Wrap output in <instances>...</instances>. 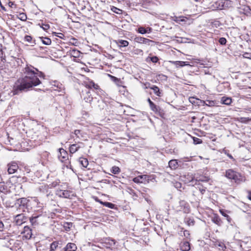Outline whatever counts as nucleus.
Here are the masks:
<instances>
[{
    "instance_id": "1",
    "label": "nucleus",
    "mask_w": 251,
    "mask_h": 251,
    "mask_svg": "<svg viewBox=\"0 0 251 251\" xmlns=\"http://www.w3.org/2000/svg\"><path fill=\"white\" fill-rule=\"evenodd\" d=\"M24 76L19 78L13 89V95H18L23 91L39 85L41 83L39 77L44 78V74L32 66H27L24 71Z\"/></svg>"
},
{
    "instance_id": "2",
    "label": "nucleus",
    "mask_w": 251,
    "mask_h": 251,
    "mask_svg": "<svg viewBox=\"0 0 251 251\" xmlns=\"http://www.w3.org/2000/svg\"><path fill=\"white\" fill-rule=\"evenodd\" d=\"M226 176L228 179L233 180L237 183L244 182L246 180L245 176L232 169H228L226 171Z\"/></svg>"
},
{
    "instance_id": "3",
    "label": "nucleus",
    "mask_w": 251,
    "mask_h": 251,
    "mask_svg": "<svg viewBox=\"0 0 251 251\" xmlns=\"http://www.w3.org/2000/svg\"><path fill=\"white\" fill-rule=\"evenodd\" d=\"M56 195L59 197L67 199H72V198L75 196L74 193L72 191L69 190H62L61 189L57 190Z\"/></svg>"
},
{
    "instance_id": "4",
    "label": "nucleus",
    "mask_w": 251,
    "mask_h": 251,
    "mask_svg": "<svg viewBox=\"0 0 251 251\" xmlns=\"http://www.w3.org/2000/svg\"><path fill=\"white\" fill-rule=\"evenodd\" d=\"M150 177L148 175H141L134 177L133 181L137 183H146V182H149Z\"/></svg>"
},
{
    "instance_id": "5",
    "label": "nucleus",
    "mask_w": 251,
    "mask_h": 251,
    "mask_svg": "<svg viewBox=\"0 0 251 251\" xmlns=\"http://www.w3.org/2000/svg\"><path fill=\"white\" fill-rule=\"evenodd\" d=\"M26 218L23 214H18L16 215L14 219V222L16 226L22 225L25 222Z\"/></svg>"
},
{
    "instance_id": "6",
    "label": "nucleus",
    "mask_w": 251,
    "mask_h": 251,
    "mask_svg": "<svg viewBox=\"0 0 251 251\" xmlns=\"http://www.w3.org/2000/svg\"><path fill=\"white\" fill-rule=\"evenodd\" d=\"M21 234H24L23 237L26 239H30L32 237V230L28 226H25L24 230L22 231Z\"/></svg>"
},
{
    "instance_id": "7",
    "label": "nucleus",
    "mask_w": 251,
    "mask_h": 251,
    "mask_svg": "<svg viewBox=\"0 0 251 251\" xmlns=\"http://www.w3.org/2000/svg\"><path fill=\"white\" fill-rule=\"evenodd\" d=\"M179 208L178 210H183L185 213L189 212V204L184 201H180L179 202Z\"/></svg>"
},
{
    "instance_id": "8",
    "label": "nucleus",
    "mask_w": 251,
    "mask_h": 251,
    "mask_svg": "<svg viewBox=\"0 0 251 251\" xmlns=\"http://www.w3.org/2000/svg\"><path fill=\"white\" fill-rule=\"evenodd\" d=\"M84 86L88 88V89H92L94 88L95 90H98L99 89V86L95 84L93 81L90 80L88 79L87 81H85L84 82Z\"/></svg>"
},
{
    "instance_id": "9",
    "label": "nucleus",
    "mask_w": 251,
    "mask_h": 251,
    "mask_svg": "<svg viewBox=\"0 0 251 251\" xmlns=\"http://www.w3.org/2000/svg\"><path fill=\"white\" fill-rule=\"evenodd\" d=\"M59 155H58V158L61 161L63 162L64 160H66L68 158V153L65 150L62 148L59 149Z\"/></svg>"
},
{
    "instance_id": "10",
    "label": "nucleus",
    "mask_w": 251,
    "mask_h": 251,
    "mask_svg": "<svg viewBox=\"0 0 251 251\" xmlns=\"http://www.w3.org/2000/svg\"><path fill=\"white\" fill-rule=\"evenodd\" d=\"M18 168V165L16 163L13 162L8 164L7 171L9 174H13L17 171Z\"/></svg>"
},
{
    "instance_id": "11",
    "label": "nucleus",
    "mask_w": 251,
    "mask_h": 251,
    "mask_svg": "<svg viewBox=\"0 0 251 251\" xmlns=\"http://www.w3.org/2000/svg\"><path fill=\"white\" fill-rule=\"evenodd\" d=\"M134 40L137 43L148 45H149L150 42H152V41L142 37H136Z\"/></svg>"
},
{
    "instance_id": "12",
    "label": "nucleus",
    "mask_w": 251,
    "mask_h": 251,
    "mask_svg": "<svg viewBox=\"0 0 251 251\" xmlns=\"http://www.w3.org/2000/svg\"><path fill=\"white\" fill-rule=\"evenodd\" d=\"M115 42L120 49L126 47L129 45V42L127 41L122 39L115 40Z\"/></svg>"
},
{
    "instance_id": "13",
    "label": "nucleus",
    "mask_w": 251,
    "mask_h": 251,
    "mask_svg": "<svg viewBox=\"0 0 251 251\" xmlns=\"http://www.w3.org/2000/svg\"><path fill=\"white\" fill-rule=\"evenodd\" d=\"M103 243L105 244V247L107 248H110L115 245L116 242L115 240L108 238L104 239Z\"/></svg>"
},
{
    "instance_id": "14",
    "label": "nucleus",
    "mask_w": 251,
    "mask_h": 251,
    "mask_svg": "<svg viewBox=\"0 0 251 251\" xmlns=\"http://www.w3.org/2000/svg\"><path fill=\"white\" fill-rule=\"evenodd\" d=\"M64 249L66 251H75L77 250V247L75 243H69Z\"/></svg>"
},
{
    "instance_id": "15",
    "label": "nucleus",
    "mask_w": 251,
    "mask_h": 251,
    "mask_svg": "<svg viewBox=\"0 0 251 251\" xmlns=\"http://www.w3.org/2000/svg\"><path fill=\"white\" fill-rule=\"evenodd\" d=\"M180 249L182 251H189L190 246L188 241H184L180 244Z\"/></svg>"
},
{
    "instance_id": "16",
    "label": "nucleus",
    "mask_w": 251,
    "mask_h": 251,
    "mask_svg": "<svg viewBox=\"0 0 251 251\" xmlns=\"http://www.w3.org/2000/svg\"><path fill=\"white\" fill-rule=\"evenodd\" d=\"M187 20V18L183 16L172 17V20L178 24H180L181 22H185Z\"/></svg>"
},
{
    "instance_id": "17",
    "label": "nucleus",
    "mask_w": 251,
    "mask_h": 251,
    "mask_svg": "<svg viewBox=\"0 0 251 251\" xmlns=\"http://www.w3.org/2000/svg\"><path fill=\"white\" fill-rule=\"evenodd\" d=\"M9 191L7 186L4 182H0V192L6 194Z\"/></svg>"
},
{
    "instance_id": "18",
    "label": "nucleus",
    "mask_w": 251,
    "mask_h": 251,
    "mask_svg": "<svg viewBox=\"0 0 251 251\" xmlns=\"http://www.w3.org/2000/svg\"><path fill=\"white\" fill-rule=\"evenodd\" d=\"M169 166L172 170H175L178 167L177 160L172 159L169 162Z\"/></svg>"
},
{
    "instance_id": "19",
    "label": "nucleus",
    "mask_w": 251,
    "mask_h": 251,
    "mask_svg": "<svg viewBox=\"0 0 251 251\" xmlns=\"http://www.w3.org/2000/svg\"><path fill=\"white\" fill-rule=\"evenodd\" d=\"M5 61V55L0 45V68L2 67V63Z\"/></svg>"
},
{
    "instance_id": "20",
    "label": "nucleus",
    "mask_w": 251,
    "mask_h": 251,
    "mask_svg": "<svg viewBox=\"0 0 251 251\" xmlns=\"http://www.w3.org/2000/svg\"><path fill=\"white\" fill-rule=\"evenodd\" d=\"M219 212L224 217H225L226 218V219L227 220L228 223H231L232 219L226 214V211L224 209H220Z\"/></svg>"
},
{
    "instance_id": "21",
    "label": "nucleus",
    "mask_w": 251,
    "mask_h": 251,
    "mask_svg": "<svg viewBox=\"0 0 251 251\" xmlns=\"http://www.w3.org/2000/svg\"><path fill=\"white\" fill-rule=\"evenodd\" d=\"M49 186L47 184H42L39 187V190L44 194H47L48 192Z\"/></svg>"
},
{
    "instance_id": "22",
    "label": "nucleus",
    "mask_w": 251,
    "mask_h": 251,
    "mask_svg": "<svg viewBox=\"0 0 251 251\" xmlns=\"http://www.w3.org/2000/svg\"><path fill=\"white\" fill-rule=\"evenodd\" d=\"M83 99L87 102H90L92 100L93 98L89 91L86 92L85 96H84Z\"/></svg>"
},
{
    "instance_id": "23",
    "label": "nucleus",
    "mask_w": 251,
    "mask_h": 251,
    "mask_svg": "<svg viewBox=\"0 0 251 251\" xmlns=\"http://www.w3.org/2000/svg\"><path fill=\"white\" fill-rule=\"evenodd\" d=\"M212 222L218 226H221L222 224V221L218 215H215L212 219Z\"/></svg>"
},
{
    "instance_id": "24",
    "label": "nucleus",
    "mask_w": 251,
    "mask_h": 251,
    "mask_svg": "<svg viewBox=\"0 0 251 251\" xmlns=\"http://www.w3.org/2000/svg\"><path fill=\"white\" fill-rule=\"evenodd\" d=\"M40 39L44 45H50L51 44V41L49 38L41 37H40Z\"/></svg>"
},
{
    "instance_id": "25",
    "label": "nucleus",
    "mask_w": 251,
    "mask_h": 251,
    "mask_svg": "<svg viewBox=\"0 0 251 251\" xmlns=\"http://www.w3.org/2000/svg\"><path fill=\"white\" fill-rule=\"evenodd\" d=\"M221 101L223 104L229 105L232 102V100L230 98L223 97L222 98Z\"/></svg>"
},
{
    "instance_id": "26",
    "label": "nucleus",
    "mask_w": 251,
    "mask_h": 251,
    "mask_svg": "<svg viewBox=\"0 0 251 251\" xmlns=\"http://www.w3.org/2000/svg\"><path fill=\"white\" fill-rule=\"evenodd\" d=\"M80 147L77 144H73L70 147V152L71 153H74L78 151Z\"/></svg>"
},
{
    "instance_id": "27",
    "label": "nucleus",
    "mask_w": 251,
    "mask_h": 251,
    "mask_svg": "<svg viewBox=\"0 0 251 251\" xmlns=\"http://www.w3.org/2000/svg\"><path fill=\"white\" fill-rule=\"evenodd\" d=\"M20 201V206H26L28 202H29V200H27L25 198H22L18 200Z\"/></svg>"
},
{
    "instance_id": "28",
    "label": "nucleus",
    "mask_w": 251,
    "mask_h": 251,
    "mask_svg": "<svg viewBox=\"0 0 251 251\" xmlns=\"http://www.w3.org/2000/svg\"><path fill=\"white\" fill-rule=\"evenodd\" d=\"M70 54L74 57H78L80 54L79 51L75 49L70 50Z\"/></svg>"
},
{
    "instance_id": "29",
    "label": "nucleus",
    "mask_w": 251,
    "mask_h": 251,
    "mask_svg": "<svg viewBox=\"0 0 251 251\" xmlns=\"http://www.w3.org/2000/svg\"><path fill=\"white\" fill-rule=\"evenodd\" d=\"M174 64L177 67H183L186 65H189L188 64H186V62L184 61H176L174 62Z\"/></svg>"
},
{
    "instance_id": "30",
    "label": "nucleus",
    "mask_w": 251,
    "mask_h": 251,
    "mask_svg": "<svg viewBox=\"0 0 251 251\" xmlns=\"http://www.w3.org/2000/svg\"><path fill=\"white\" fill-rule=\"evenodd\" d=\"M151 89L153 90L154 93L157 96L160 97L161 96V93L160 92L159 88L156 86H153L152 87H151Z\"/></svg>"
},
{
    "instance_id": "31",
    "label": "nucleus",
    "mask_w": 251,
    "mask_h": 251,
    "mask_svg": "<svg viewBox=\"0 0 251 251\" xmlns=\"http://www.w3.org/2000/svg\"><path fill=\"white\" fill-rule=\"evenodd\" d=\"M39 216H37L34 217L32 216L30 217L29 221L31 224L32 225H36V224H38V223L37 222V219L39 218Z\"/></svg>"
},
{
    "instance_id": "32",
    "label": "nucleus",
    "mask_w": 251,
    "mask_h": 251,
    "mask_svg": "<svg viewBox=\"0 0 251 251\" xmlns=\"http://www.w3.org/2000/svg\"><path fill=\"white\" fill-rule=\"evenodd\" d=\"M59 245V242L58 241H54L53 242L50 246V251H55L58 247Z\"/></svg>"
},
{
    "instance_id": "33",
    "label": "nucleus",
    "mask_w": 251,
    "mask_h": 251,
    "mask_svg": "<svg viewBox=\"0 0 251 251\" xmlns=\"http://www.w3.org/2000/svg\"><path fill=\"white\" fill-rule=\"evenodd\" d=\"M150 107L151 110L155 113L158 111L159 108L153 102H150Z\"/></svg>"
},
{
    "instance_id": "34",
    "label": "nucleus",
    "mask_w": 251,
    "mask_h": 251,
    "mask_svg": "<svg viewBox=\"0 0 251 251\" xmlns=\"http://www.w3.org/2000/svg\"><path fill=\"white\" fill-rule=\"evenodd\" d=\"M79 162H80V164L82 165V166L84 168H86L88 165V161L86 158H80Z\"/></svg>"
},
{
    "instance_id": "35",
    "label": "nucleus",
    "mask_w": 251,
    "mask_h": 251,
    "mask_svg": "<svg viewBox=\"0 0 251 251\" xmlns=\"http://www.w3.org/2000/svg\"><path fill=\"white\" fill-rule=\"evenodd\" d=\"M196 180L198 181L208 182L209 180V178L207 176H203L197 177Z\"/></svg>"
},
{
    "instance_id": "36",
    "label": "nucleus",
    "mask_w": 251,
    "mask_h": 251,
    "mask_svg": "<svg viewBox=\"0 0 251 251\" xmlns=\"http://www.w3.org/2000/svg\"><path fill=\"white\" fill-rule=\"evenodd\" d=\"M100 203L102 204L103 205L111 209H113L115 207V204L111 202L100 201Z\"/></svg>"
},
{
    "instance_id": "37",
    "label": "nucleus",
    "mask_w": 251,
    "mask_h": 251,
    "mask_svg": "<svg viewBox=\"0 0 251 251\" xmlns=\"http://www.w3.org/2000/svg\"><path fill=\"white\" fill-rule=\"evenodd\" d=\"M111 172L114 174H118L120 172V168L117 166H113L111 169Z\"/></svg>"
},
{
    "instance_id": "38",
    "label": "nucleus",
    "mask_w": 251,
    "mask_h": 251,
    "mask_svg": "<svg viewBox=\"0 0 251 251\" xmlns=\"http://www.w3.org/2000/svg\"><path fill=\"white\" fill-rule=\"evenodd\" d=\"M137 31L139 33H140L142 34H145V33L148 32V29H146L145 28H144V27H142V26L139 27L138 28Z\"/></svg>"
},
{
    "instance_id": "39",
    "label": "nucleus",
    "mask_w": 251,
    "mask_h": 251,
    "mask_svg": "<svg viewBox=\"0 0 251 251\" xmlns=\"http://www.w3.org/2000/svg\"><path fill=\"white\" fill-rule=\"evenodd\" d=\"M38 25L40 26V27L42 28L45 31H47L50 27V25L47 24H39Z\"/></svg>"
},
{
    "instance_id": "40",
    "label": "nucleus",
    "mask_w": 251,
    "mask_h": 251,
    "mask_svg": "<svg viewBox=\"0 0 251 251\" xmlns=\"http://www.w3.org/2000/svg\"><path fill=\"white\" fill-rule=\"evenodd\" d=\"M18 18L23 21H25L27 19V16L25 14L22 13L19 14Z\"/></svg>"
},
{
    "instance_id": "41",
    "label": "nucleus",
    "mask_w": 251,
    "mask_h": 251,
    "mask_svg": "<svg viewBox=\"0 0 251 251\" xmlns=\"http://www.w3.org/2000/svg\"><path fill=\"white\" fill-rule=\"evenodd\" d=\"M205 105L208 106H213L215 105V102L213 100H206L204 102Z\"/></svg>"
},
{
    "instance_id": "42",
    "label": "nucleus",
    "mask_w": 251,
    "mask_h": 251,
    "mask_svg": "<svg viewBox=\"0 0 251 251\" xmlns=\"http://www.w3.org/2000/svg\"><path fill=\"white\" fill-rule=\"evenodd\" d=\"M251 121V119L248 117H241L240 121L242 123H247Z\"/></svg>"
},
{
    "instance_id": "43",
    "label": "nucleus",
    "mask_w": 251,
    "mask_h": 251,
    "mask_svg": "<svg viewBox=\"0 0 251 251\" xmlns=\"http://www.w3.org/2000/svg\"><path fill=\"white\" fill-rule=\"evenodd\" d=\"M219 42L221 45H225L226 43V40L225 38L221 37L219 39Z\"/></svg>"
},
{
    "instance_id": "44",
    "label": "nucleus",
    "mask_w": 251,
    "mask_h": 251,
    "mask_svg": "<svg viewBox=\"0 0 251 251\" xmlns=\"http://www.w3.org/2000/svg\"><path fill=\"white\" fill-rule=\"evenodd\" d=\"M183 235H184V236L187 239H188L190 237V233H189V231L188 230H184L183 231Z\"/></svg>"
},
{
    "instance_id": "45",
    "label": "nucleus",
    "mask_w": 251,
    "mask_h": 251,
    "mask_svg": "<svg viewBox=\"0 0 251 251\" xmlns=\"http://www.w3.org/2000/svg\"><path fill=\"white\" fill-rule=\"evenodd\" d=\"M193 140H194V143H195L196 144H201L202 143L201 140L198 138L194 137L193 139Z\"/></svg>"
},
{
    "instance_id": "46",
    "label": "nucleus",
    "mask_w": 251,
    "mask_h": 251,
    "mask_svg": "<svg viewBox=\"0 0 251 251\" xmlns=\"http://www.w3.org/2000/svg\"><path fill=\"white\" fill-rule=\"evenodd\" d=\"M150 59L153 63H156L158 61V58L155 56L150 57Z\"/></svg>"
},
{
    "instance_id": "47",
    "label": "nucleus",
    "mask_w": 251,
    "mask_h": 251,
    "mask_svg": "<svg viewBox=\"0 0 251 251\" xmlns=\"http://www.w3.org/2000/svg\"><path fill=\"white\" fill-rule=\"evenodd\" d=\"M224 152L227 155V156L230 159H233V160H234V159L233 158V156H232L231 154H230V153H229L228 152V151H226V150H224Z\"/></svg>"
},
{
    "instance_id": "48",
    "label": "nucleus",
    "mask_w": 251,
    "mask_h": 251,
    "mask_svg": "<svg viewBox=\"0 0 251 251\" xmlns=\"http://www.w3.org/2000/svg\"><path fill=\"white\" fill-rule=\"evenodd\" d=\"M25 41H27L28 42H30L31 41V40H32V37L30 36L26 35L25 37Z\"/></svg>"
},
{
    "instance_id": "49",
    "label": "nucleus",
    "mask_w": 251,
    "mask_h": 251,
    "mask_svg": "<svg viewBox=\"0 0 251 251\" xmlns=\"http://www.w3.org/2000/svg\"><path fill=\"white\" fill-rule=\"evenodd\" d=\"M109 76L111 77L112 80H113V81H114L115 82H117L120 81V79H118V78H117L116 77H115V76H112L111 75H109Z\"/></svg>"
},
{
    "instance_id": "50",
    "label": "nucleus",
    "mask_w": 251,
    "mask_h": 251,
    "mask_svg": "<svg viewBox=\"0 0 251 251\" xmlns=\"http://www.w3.org/2000/svg\"><path fill=\"white\" fill-rule=\"evenodd\" d=\"M4 226L3 222L1 221H0V231L2 232L4 231Z\"/></svg>"
},
{
    "instance_id": "51",
    "label": "nucleus",
    "mask_w": 251,
    "mask_h": 251,
    "mask_svg": "<svg viewBox=\"0 0 251 251\" xmlns=\"http://www.w3.org/2000/svg\"><path fill=\"white\" fill-rule=\"evenodd\" d=\"M112 10H113V12L117 13V14H119L120 11H121V10H120V9H118L115 7H113V8L112 9Z\"/></svg>"
},
{
    "instance_id": "52",
    "label": "nucleus",
    "mask_w": 251,
    "mask_h": 251,
    "mask_svg": "<svg viewBox=\"0 0 251 251\" xmlns=\"http://www.w3.org/2000/svg\"><path fill=\"white\" fill-rule=\"evenodd\" d=\"M219 246L221 247L223 250H225L226 249V247L224 244H219Z\"/></svg>"
},
{
    "instance_id": "53",
    "label": "nucleus",
    "mask_w": 251,
    "mask_h": 251,
    "mask_svg": "<svg viewBox=\"0 0 251 251\" xmlns=\"http://www.w3.org/2000/svg\"><path fill=\"white\" fill-rule=\"evenodd\" d=\"M188 225L190 226V225H194V220H189L188 221Z\"/></svg>"
},
{
    "instance_id": "54",
    "label": "nucleus",
    "mask_w": 251,
    "mask_h": 251,
    "mask_svg": "<svg viewBox=\"0 0 251 251\" xmlns=\"http://www.w3.org/2000/svg\"><path fill=\"white\" fill-rule=\"evenodd\" d=\"M72 40L74 41L73 43V44L75 46H77V40L74 38H72Z\"/></svg>"
},
{
    "instance_id": "55",
    "label": "nucleus",
    "mask_w": 251,
    "mask_h": 251,
    "mask_svg": "<svg viewBox=\"0 0 251 251\" xmlns=\"http://www.w3.org/2000/svg\"><path fill=\"white\" fill-rule=\"evenodd\" d=\"M181 184L179 182H176L175 184V187L176 188H179L181 187Z\"/></svg>"
},
{
    "instance_id": "56",
    "label": "nucleus",
    "mask_w": 251,
    "mask_h": 251,
    "mask_svg": "<svg viewBox=\"0 0 251 251\" xmlns=\"http://www.w3.org/2000/svg\"><path fill=\"white\" fill-rule=\"evenodd\" d=\"M248 198L251 201V191H248Z\"/></svg>"
},
{
    "instance_id": "57",
    "label": "nucleus",
    "mask_w": 251,
    "mask_h": 251,
    "mask_svg": "<svg viewBox=\"0 0 251 251\" xmlns=\"http://www.w3.org/2000/svg\"><path fill=\"white\" fill-rule=\"evenodd\" d=\"M199 190L202 194H203L205 191V188H200Z\"/></svg>"
},
{
    "instance_id": "58",
    "label": "nucleus",
    "mask_w": 251,
    "mask_h": 251,
    "mask_svg": "<svg viewBox=\"0 0 251 251\" xmlns=\"http://www.w3.org/2000/svg\"><path fill=\"white\" fill-rule=\"evenodd\" d=\"M80 133V130H75V135H77L78 133Z\"/></svg>"
},
{
    "instance_id": "59",
    "label": "nucleus",
    "mask_w": 251,
    "mask_h": 251,
    "mask_svg": "<svg viewBox=\"0 0 251 251\" xmlns=\"http://www.w3.org/2000/svg\"><path fill=\"white\" fill-rule=\"evenodd\" d=\"M148 102H149V105L150 104V102H153L151 100V99H150V98H149V99H148Z\"/></svg>"
},
{
    "instance_id": "60",
    "label": "nucleus",
    "mask_w": 251,
    "mask_h": 251,
    "mask_svg": "<svg viewBox=\"0 0 251 251\" xmlns=\"http://www.w3.org/2000/svg\"><path fill=\"white\" fill-rule=\"evenodd\" d=\"M193 176H191V179L189 180V181H193Z\"/></svg>"
},
{
    "instance_id": "61",
    "label": "nucleus",
    "mask_w": 251,
    "mask_h": 251,
    "mask_svg": "<svg viewBox=\"0 0 251 251\" xmlns=\"http://www.w3.org/2000/svg\"><path fill=\"white\" fill-rule=\"evenodd\" d=\"M148 28L149 29V32H150V31H151V28L149 27V28Z\"/></svg>"
},
{
    "instance_id": "62",
    "label": "nucleus",
    "mask_w": 251,
    "mask_h": 251,
    "mask_svg": "<svg viewBox=\"0 0 251 251\" xmlns=\"http://www.w3.org/2000/svg\"><path fill=\"white\" fill-rule=\"evenodd\" d=\"M52 185L53 186H56V184H54V183H52Z\"/></svg>"
},
{
    "instance_id": "63",
    "label": "nucleus",
    "mask_w": 251,
    "mask_h": 251,
    "mask_svg": "<svg viewBox=\"0 0 251 251\" xmlns=\"http://www.w3.org/2000/svg\"><path fill=\"white\" fill-rule=\"evenodd\" d=\"M249 111H250V112H251V108H249Z\"/></svg>"
},
{
    "instance_id": "64",
    "label": "nucleus",
    "mask_w": 251,
    "mask_h": 251,
    "mask_svg": "<svg viewBox=\"0 0 251 251\" xmlns=\"http://www.w3.org/2000/svg\"><path fill=\"white\" fill-rule=\"evenodd\" d=\"M249 54V53H247V52H246V53H245V54Z\"/></svg>"
}]
</instances>
